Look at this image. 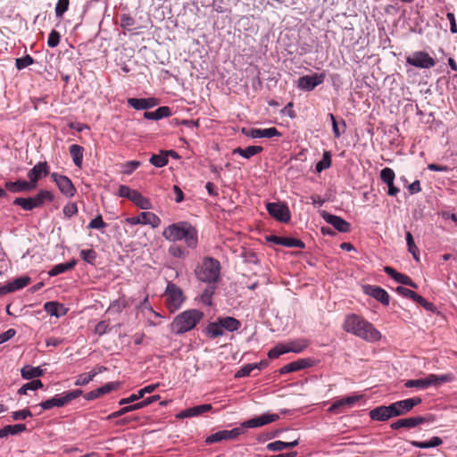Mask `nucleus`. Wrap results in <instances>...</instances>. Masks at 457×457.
Masks as SVG:
<instances>
[{
    "mask_svg": "<svg viewBox=\"0 0 457 457\" xmlns=\"http://www.w3.org/2000/svg\"><path fill=\"white\" fill-rule=\"evenodd\" d=\"M162 237L170 242L184 240L188 248L195 249L198 245L197 230L187 221L172 223L162 231Z\"/></svg>",
    "mask_w": 457,
    "mask_h": 457,
    "instance_id": "nucleus-1",
    "label": "nucleus"
},
{
    "mask_svg": "<svg viewBox=\"0 0 457 457\" xmlns=\"http://www.w3.org/2000/svg\"><path fill=\"white\" fill-rule=\"evenodd\" d=\"M51 178L64 195L67 197H72L75 195L76 188L68 177L54 172L51 174Z\"/></svg>",
    "mask_w": 457,
    "mask_h": 457,
    "instance_id": "nucleus-16",
    "label": "nucleus"
},
{
    "mask_svg": "<svg viewBox=\"0 0 457 457\" xmlns=\"http://www.w3.org/2000/svg\"><path fill=\"white\" fill-rule=\"evenodd\" d=\"M134 189L129 188L128 186L120 185L119 187V196L130 199Z\"/></svg>",
    "mask_w": 457,
    "mask_h": 457,
    "instance_id": "nucleus-64",
    "label": "nucleus"
},
{
    "mask_svg": "<svg viewBox=\"0 0 457 457\" xmlns=\"http://www.w3.org/2000/svg\"><path fill=\"white\" fill-rule=\"evenodd\" d=\"M393 417L403 416L410 412L405 400L397 401L390 404Z\"/></svg>",
    "mask_w": 457,
    "mask_h": 457,
    "instance_id": "nucleus-39",
    "label": "nucleus"
},
{
    "mask_svg": "<svg viewBox=\"0 0 457 457\" xmlns=\"http://www.w3.org/2000/svg\"><path fill=\"white\" fill-rule=\"evenodd\" d=\"M125 406L120 408L119 411H116L111 414H109L106 419L107 420H112V419H115V418H119V417H121L123 415H125L126 413H129L130 411H137V410H139V409H142V404L140 403V402H137V403H129V404H124Z\"/></svg>",
    "mask_w": 457,
    "mask_h": 457,
    "instance_id": "nucleus-35",
    "label": "nucleus"
},
{
    "mask_svg": "<svg viewBox=\"0 0 457 457\" xmlns=\"http://www.w3.org/2000/svg\"><path fill=\"white\" fill-rule=\"evenodd\" d=\"M76 264L77 261L75 259L65 263L56 264L48 271V275L50 277H54L59 274L64 273L70 270H72L76 266Z\"/></svg>",
    "mask_w": 457,
    "mask_h": 457,
    "instance_id": "nucleus-36",
    "label": "nucleus"
},
{
    "mask_svg": "<svg viewBox=\"0 0 457 457\" xmlns=\"http://www.w3.org/2000/svg\"><path fill=\"white\" fill-rule=\"evenodd\" d=\"M411 445L416 448L420 449H428L434 448L441 445L443 444V440L439 436H433L428 441H410Z\"/></svg>",
    "mask_w": 457,
    "mask_h": 457,
    "instance_id": "nucleus-31",
    "label": "nucleus"
},
{
    "mask_svg": "<svg viewBox=\"0 0 457 457\" xmlns=\"http://www.w3.org/2000/svg\"><path fill=\"white\" fill-rule=\"evenodd\" d=\"M220 441H223V438H222V435H221L220 430V431H217V432L208 436L205 438L204 442L207 445H212V444H214V443H219Z\"/></svg>",
    "mask_w": 457,
    "mask_h": 457,
    "instance_id": "nucleus-63",
    "label": "nucleus"
},
{
    "mask_svg": "<svg viewBox=\"0 0 457 457\" xmlns=\"http://www.w3.org/2000/svg\"><path fill=\"white\" fill-rule=\"evenodd\" d=\"M168 252L175 258H185L187 254V251L184 247L175 244L169 247Z\"/></svg>",
    "mask_w": 457,
    "mask_h": 457,
    "instance_id": "nucleus-46",
    "label": "nucleus"
},
{
    "mask_svg": "<svg viewBox=\"0 0 457 457\" xmlns=\"http://www.w3.org/2000/svg\"><path fill=\"white\" fill-rule=\"evenodd\" d=\"M44 309L51 316L61 317L66 313V309L63 304L57 302L46 303Z\"/></svg>",
    "mask_w": 457,
    "mask_h": 457,
    "instance_id": "nucleus-30",
    "label": "nucleus"
},
{
    "mask_svg": "<svg viewBox=\"0 0 457 457\" xmlns=\"http://www.w3.org/2000/svg\"><path fill=\"white\" fill-rule=\"evenodd\" d=\"M279 419V415L277 413H263L260 416L249 419L241 424V428H255L265 426L267 424L277 421Z\"/></svg>",
    "mask_w": 457,
    "mask_h": 457,
    "instance_id": "nucleus-13",
    "label": "nucleus"
},
{
    "mask_svg": "<svg viewBox=\"0 0 457 457\" xmlns=\"http://www.w3.org/2000/svg\"><path fill=\"white\" fill-rule=\"evenodd\" d=\"M70 154L72 158V161L74 164L81 168L82 166V161H83V154H84V148L79 145H71L69 148Z\"/></svg>",
    "mask_w": 457,
    "mask_h": 457,
    "instance_id": "nucleus-38",
    "label": "nucleus"
},
{
    "mask_svg": "<svg viewBox=\"0 0 457 457\" xmlns=\"http://www.w3.org/2000/svg\"><path fill=\"white\" fill-rule=\"evenodd\" d=\"M299 445V440L295 439L292 442L274 441L266 445V449L270 452H281L284 449L294 448Z\"/></svg>",
    "mask_w": 457,
    "mask_h": 457,
    "instance_id": "nucleus-29",
    "label": "nucleus"
},
{
    "mask_svg": "<svg viewBox=\"0 0 457 457\" xmlns=\"http://www.w3.org/2000/svg\"><path fill=\"white\" fill-rule=\"evenodd\" d=\"M158 386H159L158 383L145 386V387L138 390L137 393L130 395L129 397L121 398L119 401V404L123 405V404H129V403L137 402L139 399L143 398L145 394H150V393L154 392Z\"/></svg>",
    "mask_w": 457,
    "mask_h": 457,
    "instance_id": "nucleus-23",
    "label": "nucleus"
},
{
    "mask_svg": "<svg viewBox=\"0 0 457 457\" xmlns=\"http://www.w3.org/2000/svg\"><path fill=\"white\" fill-rule=\"evenodd\" d=\"M166 306L170 312L181 308L185 296L181 288L173 283H168L164 293Z\"/></svg>",
    "mask_w": 457,
    "mask_h": 457,
    "instance_id": "nucleus-8",
    "label": "nucleus"
},
{
    "mask_svg": "<svg viewBox=\"0 0 457 457\" xmlns=\"http://www.w3.org/2000/svg\"><path fill=\"white\" fill-rule=\"evenodd\" d=\"M322 218L327 223L333 226L339 232L345 233L350 230V224L339 216L323 212Z\"/></svg>",
    "mask_w": 457,
    "mask_h": 457,
    "instance_id": "nucleus-20",
    "label": "nucleus"
},
{
    "mask_svg": "<svg viewBox=\"0 0 457 457\" xmlns=\"http://www.w3.org/2000/svg\"><path fill=\"white\" fill-rule=\"evenodd\" d=\"M33 62H34L33 58L30 55L27 54L23 57L17 58L16 62H15V65L18 70H22V69L29 66Z\"/></svg>",
    "mask_w": 457,
    "mask_h": 457,
    "instance_id": "nucleus-51",
    "label": "nucleus"
},
{
    "mask_svg": "<svg viewBox=\"0 0 457 457\" xmlns=\"http://www.w3.org/2000/svg\"><path fill=\"white\" fill-rule=\"evenodd\" d=\"M395 281L405 286L411 287L413 288H417V285L405 274L399 273L396 275Z\"/></svg>",
    "mask_w": 457,
    "mask_h": 457,
    "instance_id": "nucleus-55",
    "label": "nucleus"
},
{
    "mask_svg": "<svg viewBox=\"0 0 457 457\" xmlns=\"http://www.w3.org/2000/svg\"><path fill=\"white\" fill-rule=\"evenodd\" d=\"M370 418L373 420L386 421L393 417L390 404L381 405L370 411Z\"/></svg>",
    "mask_w": 457,
    "mask_h": 457,
    "instance_id": "nucleus-25",
    "label": "nucleus"
},
{
    "mask_svg": "<svg viewBox=\"0 0 457 457\" xmlns=\"http://www.w3.org/2000/svg\"><path fill=\"white\" fill-rule=\"evenodd\" d=\"M132 201L137 206L143 210H148L151 208L150 201L143 196L138 191L134 190L131 197L129 199Z\"/></svg>",
    "mask_w": 457,
    "mask_h": 457,
    "instance_id": "nucleus-40",
    "label": "nucleus"
},
{
    "mask_svg": "<svg viewBox=\"0 0 457 457\" xmlns=\"http://www.w3.org/2000/svg\"><path fill=\"white\" fill-rule=\"evenodd\" d=\"M283 246L303 249L305 245L298 238L284 237Z\"/></svg>",
    "mask_w": 457,
    "mask_h": 457,
    "instance_id": "nucleus-49",
    "label": "nucleus"
},
{
    "mask_svg": "<svg viewBox=\"0 0 457 457\" xmlns=\"http://www.w3.org/2000/svg\"><path fill=\"white\" fill-rule=\"evenodd\" d=\"M255 370V365H252V363H248L243 367H241L235 374V378H244L247 377L251 374V372Z\"/></svg>",
    "mask_w": 457,
    "mask_h": 457,
    "instance_id": "nucleus-53",
    "label": "nucleus"
},
{
    "mask_svg": "<svg viewBox=\"0 0 457 457\" xmlns=\"http://www.w3.org/2000/svg\"><path fill=\"white\" fill-rule=\"evenodd\" d=\"M395 178V171L391 168H384L380 171V179L385 184H392Z\"/></svg>",
    "mask_w": 457,
    "mask_h": 457,
    "instance_id": "nucleus-48",
    "label": "nucleus"
},
{
    "mask_svg": "<svg viewBox=\"0 0 457 457\" xmlns=\"http://www.w3.org/2000/svg\"><path fill=\"white\" fill-rule=\"evenodd\" d=\"M242 133L251 138L280 137L281 133L274 127L268 129H242Z\"/></svg>",
    "mask_w": 457,
    "mask_h": 457,
    "instance_id": "nucleus-17",
    "label": "nucleus"
},
{
    "mask_svg": "<svg viewBox=\"0 0 457 457\" xmlns=\"http://www.w3.org/2000/svg\"><path fill=\"white\" fill-rule=\"evenodd\" d=\"M63 214L70 218L78 212V207L75 203L66 204L62 209Z\"/></svg>",
    "mask_w": 457,
    "mask_h": 457,
    "instance_id": "nucleus-61",
    "label": "nucleus"
},
{
    "mask_svg": "<svg viewBox=\"0 0 457 457\" xmlns=\"http://www.w3.org/2000/svg\"><path fill=\"white\" fill-rule=\"evenodd\" d=\"M105 227H106V223L103 220V218L100 214L97 215L93 220H91V221L88 224V228H92V229L93 228L100 229V228H104Z\"/></svg>",
    "mask_w": 457,
    "mask_h": 457,
    "instance_id": "nucleus-57",
    "label": "nucleus"
},
{
    "mask_svg": "<svg viewBox=\"0 0 457 457\" xmlns=\"http://www.w3.org/2000/svg\"><path fill=\"white\" fill-rule=\"evenodd\" d=\"M406 243H407V246H408V251L411 253L414 260L419 262L420 261V251L414 243V239H413V237L411 232L406 233Z\"/></svg>",
    "mask_w": 457,
    "mask_h": 457,
    "instance_id": "nucleus-42",
    "label": "nucleus"
},
{
    "mask_svg": "<svg viewBox=\"0 0 457 457\" xmlns=\"http://www.w3.org/2000/svg\"><path fill=\"white\" fill-rule=\"evenodd\" d=\"M204 318L203 312L190 309L177 315L170 324V330L174 334H184L192 330Z\"/></svg>",
    "mask_w": 457,
    "mask_h": 457,
    "instance_id": "nucleus-3",
    "label": "nucleus"
},
{
    "mask_svg": "<svg viewBox=\"0 0 457 457\" xmlns=\"http://www.w3.org/2000/svg\"><path fill=\"white\" fill-rule=\"evenodd\" d=\"M452 380L453 376L451 374H429L424 378L409 379L405 382L404 386L407 388L416 387L420 389H425L432 386H437L443 383L451 382Z\"/></svg>",
    "mask_w": 457,
    "mask_h": 457,
    "instance_id": "nucleus-6",
    "label": "nucleus"
},
{
    "mask_svg": "<svg viewBox=\"0 0 457 457\" xmlns=\"http://www.w3.org/2000/svg\"><path fill=\"white\" fill-rule=\"evenodd\" d=\"M60 38H61L60 33L58 31L53 29L48 36V39H47L48 46L52 47V48L57 46L60 43Z\"/></svg>",
    "mask_w": 457,
    "mask_h": 457,
    "instance_id": "nucleus-56",
    "label": "nucleus"
},
{
    "mask_svg": "<svg viewBox=\"0 0 457 457\" xmlns=\"http://www.w3.org/2000/svg\"><path fill=\"white\" fill-rule=\"evenodd\" d=\"M170 114L171 112L168 106H162L154 112H145L144 117L147 120H158L169 117Z\"/></svg>",
    "mask_w": 457,
    "mask_h": 457,
    "instance_id": "nucleus-34",
    "label": "nucleus"
},
{
    "mask_svg": "<svg viewBox=\"0 0 457 457\" xmlns=\"http://www.w3.org/2000/svg\"><path fill=\"white\" fill-rule=\"evenodd\" d=\"M21 377L27 380H34L43 375V370L40 367H33L30 365L24 366L21 370Z\"/></svg>",
    "mask_w": 457,
    "mask_h": 457,
    "instance_id": "nucleus-32",
    "label": "nucleus"
},
{
    "mask_svg": "<svg viewBox=\"0 0 457 457\" xmlns=\"http://www.w3.org/2000/svg\"><path fill=\"white\" fill-rule=\"evenodd\" d=\"M266 209L270 216L281 222H287L290 220V211L287 204L282 203H268Z\"/></svg>",
    "mask_w": 457,
    "mask_h": 457,
    "instance_id": "nucleus-14",
    "label": "nucleus"
},
{
    "mask_svg": "<svg viewBox=\"0 0 457 457\" xmlns=\"http://www.w3.org/2000/svg\"><path fill=\"white\" fill-rule=\"evenodd\" d=\"M263 148L259 145H251L245 148L237 147L233 150V154H238L245 159H250L253 155L262 152Z\"/></svg>",
    "mask_w": 457,
    "mask_h": 457,
    "instance_id": "nucleus-33",
    "label": "nucleus"
},
{
    "mask_svg": "<svg viewBox=\"0 0 457 457\" xmlns=\"http://www.w3.org/2000/svg\"><path fill=\"white\" fill-rule=\"evenodd\" d=\"M4 427H5L7 436L10 435H12V436L17 435V434L21 433L26 430V425L21 424V423L14 424V425H7Z\"/></svg>",
    "mask_w": 457,
    "mask_h": 457,
    "instance_id": "nucleus-50",
    "label": "nucleus"
},
{
    "mask_svg": "<svg viewBox=\"0 0 457 457\" xmlns=\"http://www.w3.org/2000/svg\"><path fill=\"white\" fill-rule=\"evenodd\" d=\"M43 383L39 379H34L31 380L26 384H24L21 387L19 388L18 394L19 395H26L29 390L36 391L39 388L43 387Z\"/></svg>",
    "mask_w": 457,
    "mask_h": 457,
    "instance_id": "nucleus-41",
    "label": "nucleus"
},
{
    "mask_svg": "<svg viewBox=\"0 0 457 457\" xmlns=\"http://www.w3.org/2000/svg\"><path fill=\"white\" fill-rule=\"evenodd\" d=\"M220 262L212 257L204 258L195 270L196 278L206 283L216 282L220 278Z\"/></svg>",
    "mask_w": 457,
    "mask_h": 457,
    "instance_id": "nucleus-5",
    "label": "nucleus"
},
{
    "mask_svg": "<svg viewBox=\"0 0 457 457\" xmlns=\"http://www.w3.org/2000/svg\"><path fill=\"white\" fill-rule=\"evenodd\" d=\"M344 328L347 332L353 333L367 341H379L381 334L374 326L355 314L348 315L345 320Z\"/></svg>",
    "mask_w": 457,
    "mask_h": 457,
    "instance_id": "nucleus-2",
    "label": "nucleus"
},
{
    "mask_svg": "<svg viewBox=\"0 0 457 457\" xmlns=\"http://www.w3.org/2000/svg\"><path fill=\"white\" fill-rule=\"evenodd\" d=\"M223 440H233L243 434V428L237 427L230 430H220Z\"/></svg>",
    "mask_w": 457,
    "mask_h": 457,
    "instance_id": "nucleus-45",
    "label": "nucleus"
},
{
    "mask_svg": "<svg viewBox=\"0 0 457 457\" xmlns=\"http://www.w3.org/2000/svg\"><path fill=\"white\" fill-rule=\"evenodd\" d=\"M49 173L48 165L46 162H38L28 172L29 181L37 187V182L42 177H46Z\"/></svg>",
    "mask_w": 457,
    "mask_h": 457,
    "instance_id": "nucleus-21",
    "label": "nucleus"
},
{
    "mask_svg": "<svg viewBox=\"0 0 457 457\" xmlns=\"http://www.w3.org/2000/svg\"><path fill=\"white\" fill-rule=\"evenodd\" d=\"M241 328V322L233 317H219L216 320L210 322L204 333L211 339L227 335V333L237 331Z\"/></svg>",
    "mask_w": 457,
    "mask_h": 457,
    "instance_id": "nucleus-4",
    "label": "nucleus"
},
{
    "mask_svg": "<svg viewBox=\"0 0 457 457\" xmlns=\"http://www.w3.org/2000/svg\"><path fill=\"white\" fill-rule=\"evenodd\" d=\"M94 379V374L89 372L79 374L76 377L74 385L77 386H83L89 384Z\"/></svg>",
    "mask_w": 457,
    "mask_h": 457,
    "instance_id": "nucleus-47",
    "label": "nucleus"
},
{
    "mask_svg": "<svg viewBox=\"0 0 457 457\" xmlns=\"http://www.w3.org/2000/svg\"><path fill=\"white\" fill-rule=\"evenodd\" d=\"M212 409V404L204 403L201 405H195L190 408H187L180 412H179L176 417L178 419H186L191 417H197L202 415L204 412H207Z\"/></svg>",
    "mask_w": 457,
    "mask_h": 457,
    "instance_id": "nucleus-19",
    "label": "nucleus"
},
{
    "mask_svg": "<svg viewBox=\"0 0 457 457\" xmlns=\"http://www.w3.org/2000/svg\"><path fill=\"white\" fill-rule=\"evenodd\" d=\"M140 220L143 225H150L152 228H158L161 225V219L154 212H143L140 213Z\"/></svg>",
    "mask_w": 457,
    "mask_h": 457,
    "instance_id": "nucleus-37",
    "label": "nucleus"
},
{
    "mask_svg": "<svg viewBox=\"0 0 457 457\" xmlns=\"http://www.w3.org/2000/svg\"><path fill=\"white\" fill-rule=\"evenodd\" d=\"M331 166V155L328 151L323 153L322 159L316 164V171L321 172L322 170L328 169Z\"/></svg>",
    "mask_w": 457,
    "mask_h": 457,
    "instance_id": "nucleus-44",
    "label": "nucleus"
},
{
    "mask_svg": "<svg viewBox=\"0 0 457 457\" xmlns=\"http://www.w3.org/2000/svg\"><path fill=\"white\" fill-rule=\"evenodd\" d=\"M434 421V417L431 414L427 416H414L404 419L397 420L390 424L392 429L400 428H413L424 423H430Z\"/></svg>",
    "mask_w": 457,
    "mask_h": 457,
    "instance_id": "nucleus-10",
    "label": "nucleus"
},
{
    "mask_svg": "<svg viewBox=\"0 0 457 457\" xmlns=\"http://www.w3.org/2000/svg\"><path fill=\"white\" fill-rule=\"evenodd\" d=\"M328 117H329V119L331 120V123H332L333 134H334L335 137L339 138L341 137L342 133L345 132V121L342 120V126L344 127V129H343V131H340L338 124L337 122V120H336L334 114L329 113Z\"/></svg>",
    "mask_w": 457,
    "mask_h": 457,
    "instance_id": "nucleus-52",
    "label": "nucleus"
},
{
    "mask_svg": "<svg viewBox=\"0 0 457 457\" xmlns=\"http://www.w3.org/2000/svg\"><path fill=\"white\" fill-rule=\"evenodd\" d=\"M30 282V278L28 276H23L15 278L14 280L7 283L0 288V295L8 294L11 292H14L25 287Z\"/></svg>",
    "mask_w": 457,
    "mask_h": 457,
    "instance_id": "nucleus-22",
    "label": "nucleus"
},
{
    "mask_svg": "<svg viewBox=\"0 0 457 457\" xmlns=\"http://www.w3.org/2000/svg\"><path fill=\"white\" fill-rule=\"evenodd\" d=\"M53 195L47 190H40L33 197H17L13 201V204L21 207L25 211H32L43 205L46 200L52 201Z\"/></svg>",
    "mask_w": 457,
    "mask_h": 457,
    "instance_id": "nucleus-9",
    "label": "nucleus"
},
{
    "mask_svg": "<svg viewBox=\"0 0 457 457\" xmlns=\"http://www.w3.org/2000/svg\"><path fill=\"white\" fill-rule=\"evenodd\" d=\"M150 163L157 168H162L167 165L168 154L165 153H161L160 154H153L149 160Z\"/></svg>",
    "mask_w": 457,
    "mask_h": 457,
    "instance_id": "nucleus-43",
    "label": "nucleus"
},
{
    "mask_svg": "<svg viewBox=\"0 0 457 457\" xmlns=\"http://www.w3.org/2000/svg\"><path fill=\"white\" fill-rule=\"evenodd\" d=\"M140 166V162L138 161H129L124 163L123 165V173L129 175L135 170H137Z\"/></svg>",
    "mask_w": 457,
    "mask_h": 457,
    "instance_id": "nucleus-60",
    "label": "nucleus"
},
{
    "mask_svg": "<svg viewBox=\"0 0 457 457\" xmlns=\"http://www.w3.org/2000/svg\"><path fill=\"white\" fill-rule=\"evenodd\" d=\"M134 25H135V20L131 16H129L128 14H123L120 17V26L122 28L130 29Z\"/></svg>",
    "mask_w": 457,
    "mask_h": 457,
    "instance_id": "nucleus-62",
    "label": "nucleus"
},
{
    "mask_svg": "<svg viewBox=\"0 0 457 457\" xmlns=\"http://www.w3.org/2000/svg\"><path fill=\"white\" fill-rule=\"evenodd\" d=\"M128 104L136 110H147L158 104V100L154 97L149 98H129Z\"/></svg>",
    "mask_w": 457,
    "mask_h": 457,
    "instance_id": "nucleus-26",
    "label": "nucleus"
},
{
    "mask_svg": "<svg viewBox=\"0 0 457 457\" xmlns=\"http://www.w3.org/2000/svg\"><path fill=\"white\" fill-rule=\"evenodd\" d=\"M364 292L370 296L379 301L384 305L389 304V295L386 290L378 286H365Z\"/></svg>",
    "mask_w": 457,
    "mask_h": 457,
    "instance_id": "nucleus-24",
    "label": "nucleus"
},
{
    "mask_svg": "<svg viewBox=\"0 0 457 457\" xmlns=\"http://www.w3.org/2000/svg\"><path fill=\"white\" fill-rule=\"evenodd\" d=\"M5 187L13 193L30 191L35 188L34 185L30 181L26 180H16L5 183Z\"/></svg>",
    "mask_w": 457,
    "mask_h": 457,
    "instance_id": "nucleus-28",
    "label": "nucleus"
},
{
    "mask_svg": "<svg viewBox=\"0 0 457 457\" xmlns=\"http://www.w3.org/2000/svg\"><path fill=\"white\" fill-rule=\"evenodd\" d=\"M408 64L420 68L430 69L436 65V61L424 51L414 52L406 59Z\"/></svg>",
    "mask_w": 457,
    "mask_h": 457,
    "instance_id": "nucleus-11",
    "label": "nucleus"
},
{
    "mask_svg": "<svg viewBox=\"0 0 457 457\" xmlns=\"http://www.w3.org/2000/svg\"><path fill=\"white\" fill-rule=\"evenodd\" d=\"M80 256L85 262L92 263L95 261L96 254L92 249H83L80 251Z\"/></svg>",
    "mask_w": 457,
    "mask_h": 457,
    "instance_id": "nucleus-59",
    "label": "nucleus"
},
{
    "mask_svg": "<svg viewBox=\"0 0 457 457\" xmlns=\"http://www.w3.org/2000/svg\"><path fill=\"white\" fill-rule=\"evenodd\" d=\"M325 79L326 74L324 72L302 76L297 80V87L303 91H312L316 87L322 84Z\"/></svg>",
    "mask_w": 457,
    "mask_h": 457,
    "instance_id": "nucleus-12",
    "label": "nucleus"
},
{
    "mask_svg": "<svg viewBox=\"0 0 457 457\" xmlns=\"http://www.w3.org/2000/svg\"><path fill=\"white\" fill-rule=\"evenodd\" d=\"M69 0H58L55 6V14L57 17H62L63 13L68 10Z\"/></svg>",
    "mask_w": 457,
    "mask_h": 457,
    "instance_id": "nucleus-58",
    "label": "nucleus"
},
{
    "mask_svg": "<svg viewBox=\"0 0 457 457\" xmlns=\"http://www.w3.org/2000/svg\"><path fill=\"white\" fill-rule=\"evenodd\" d=\"M306 345H277L274 348L269 351L268 356L270 359H275L286 353H302L305 349Z\"/></svg>",
    "mask_w": 457,
    "mask_h": 457,
    "instance_id": "nucleus-18",
    "label": "nucleus"
},
{
    "mask_svg": "<svg viewBox=\"0 0 457 457\" xmlns=\"http://www.w3.org/2000/svg\"><path fill=\"white\" fill-rule=\"evenodd\" d=\"M31 416H32L31 411L27 408L12 412V419L13 420H26L27 418L31 417Z\"/></svg>",
    "mask_w": 457,
    "mask_h": 457,
    "instance_id": "nucleus-54",
    "label": "nucleus"
},
{
    "mask_svg": "<svg viewBox=\"0 0 457 457\" xmlns=\"http://www.w3.org/2000/svg\"><path fill=\"white\" fill-rule=\"evenodd\" d=\"M83 395L81 389H74L71 391H65L62 394L55 395L52 398L43 401L39 403V406L43 410H50L54 407H63L71 403L72 400L78 398Z\"/></svg>",
    "mask_w": 457,
    "mask_h": 457,
    "instance_id": "nucleus-7",
    "label": "nucleus"
},
{
    "mask_svg": "<svg viewBox=\"0 0 457 457\" xmlns=\"http://www.w3.org/2000/svg\"><path fill=\"white\" fill-rule=\"evenodd\" d=\"M317 363L315 359L312 358H303L298 359L295 361L289 362L278 370L280 375H284L287 373L295 372L298 370H304L306 368H310L314 366Z\"/></svg>",
    "mask_w": 457,
    "mask_h": 457,
    "instance_id": "nucleus-15",
    "label": "nucleus"
},
{
    "mask_svg": "<svg viewBox=\"0 0 457 457\" xmlns=\"http://www.w3.org/2000/svg\"><path fill=\"white\" fill-rule=\"evenodd\" d=\"M361 398V395H351L337 400L331 404L328 411L329 412L336 413L340 408L353 406Z\"/></svg>",
    "mask_w": 457,
    "mask_h": 457,
    "instance_id": "nucleus-27",
    "label": "nucleus"
}]
</instances>
